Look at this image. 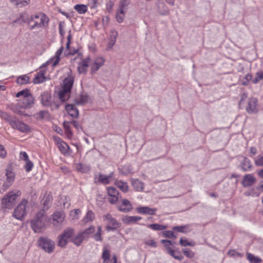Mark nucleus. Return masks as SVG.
<instances>
[{
  "mask_svg": "<svg viewBox=\"0 0 263 263\" xmlns=\"http://www.w3.org/2000/svg\"><path fill=\"white\" fill-rule=\"evenodd\" d=\"M74 80V77L70 76L63 80V86L57 93L58 97L61 102H64L69 99Z\"/></svg>",
  "mask_w": 263,
  "mask_h": 263,
  "instance_id": "1",
  "label": "nucleus"
},
{
  "mask_svg": "<svg viewBox=\"0 0 263 263\" xmlns=\"http://www.w3.org/2000/svg\"><path fill=\"white\" fill-rule=\"evenodd\" d=\"M49 19L43 13H39L30 16L29 26L30 30L36 28H45L48 26Z\"/></svg>",
  "mask_w": 263,
  "mask_h": 263,
  "instance_id": "2",
  "label": "nucleus"
},
{
  "mask_svg": "<svg viewBox=\"0 0 263 263\" xmlns=\"http://www.w3.org/2000/svg\"><path fill=\"white\" fill-rule=\"evenodd\" d=\"M4 119L7 121L11 127L22 133H27L30 131L29 126L23 122L18 120L16 117L5 113L3 115Z\"/></svg>",
  "mask_w": 263,
  "mask_h": 263,
  "instance_id": "3",
  "label": "nucleus"
},
{
  "mask_svg": "<svg viewBox=\"0 0 263 263\" xmlns=\"http://www.w3.org/2000/svg\"><path fill=\"white\" fill-rule=\"evenodd\" d=\"M46 222L47 217L44 211H40L31 220V227L35 233H39L42 229L45 228Z\"/></svg>",
  "mask_w": 263,
  "mask_h": 263,
  "instance_id": "4",
  "label": "nucleus"
},
{
  "mask_svg": "<svg viewBox=\"0 0 263 263\" xmlns=\"http://www.w3.org/2000/svg\"><path fill=\"white\" fill-rule=\"evenodd\" d=\"M34 104V98L32 95L24 99H20L17 105L14 108V112L22 116H28V115L21 110V108L29 109L33 106Z\"/></svg>",
  "mask_w": 263,
  "mask_h": 263,
  "instance_id": "5",
  "label": "nucleus"
},
{
  "mask_svg": "<svg viewBox=\"0 0 263 263\" xmlns=\"http://www.w3.org/2000/svg\"><path fill=\"white\" fill-rule=\"evenodd\" d=\"M21 195V192L19 190H12L9 192L2 199L3 207L8 209H12L15 204L17 198Z\"/></svg>",
  "mask_w": 263,
  "mask_h": 263,
  "instance_id": "6",
  "label": "nucleus"
},
{
  "mask_svg": "<svg viewBox=\"0 0 263 263\" xmlns=\"http://www.w3.org/2000/svg\"><path fill=\"white\" fill-rule=\"evenodd\" d=\"M74 230L71 228H67L63 233L58 236V245L61 247H65L68 243L69 240L71 241L73 238Z\"/></svg>",
  "mask_w": 263,
  "mask_h": 263,
  "instance_id": "7",
  "label": "nucleus"
},
{
  "mask_svg": "<svg viewBox=\"0 0 263 263\" xmlns=\"http://www.w3.org/2000/svg\"><path fill=\"white\" fill-rule=\"evenodd\" d=\"M41 102L43 105L50 107L52 109H58L60 105L53 101L51 94L48 92H44L40 96Z\"/></svg>",
  "mask_w": 263,
  "mask_h": 263,
  "instance_id": "8",
  "label": "nucleus"
},
{
  "mask_svg": "<svg viewBox=\"0 0 263 263\" xmlns=\"http://www.w3.org/2000/svg\"><path fill=\"white\" fill-rule=\"evenodd\" d=\"M103 220L107 222L106 229L109 232L120 228L121 223L118 222L111 214H107L103 217Z\"/></svg>",
  "mask_w": 263,
  "mask_h": 263,
  "instance_id": "9",
  "label": "nucleus"
},
{
  "mask_svg": "<svg viewBox=\"0 0 263 263\" xmlns=\"http://www.w3.org/2000/svg\"><path fill=\"white\" fill-rule=\"evenodd\" d=\"M28 201L26 199L22 200L14 209L13 216L18 220H22L26 215V205Z\"/></svg>",
  "mask_w": 263,
  "mask_h": 263,
  "instance_id": "10",
  "label": "nucleus"
},
{
  "mask_svg": "<svg viewBox=\"0 0 263 263\" xmlns=\"http://www.w3.org/2000/svg\"><path fill=\"white\" fill-rule=\"evenodd\" d=\"M39 245L48 253L53 252L55 247L54 241L47 238H41L39 240Z\"/></svg>",
  "mask_w": 263,
  "mask_h": 263,
  "instance_id": "11",
  "label": "nucleus"
},
{
  "mask_svg": "<svg viewBox=\"0 0 263 263\" xmlns=\"http://www.w3.org/2000/svg\"><path fill=\"white\" fill-rule=\"evenodd\" d=\"M65 218V214L62 211H56L51 215L50 223L54 227L61 226Z\"/></svg>",
  "mask_w": 263,
  "mask_h": 263,
  "instance_id": "12",
  "label": "nucleus"
},
{
  "mask_svg": "<svg viewBox=\"0 0 263 263\" xmlns=\"http://www.w3.org/2000/svg\"><path fill=\"white\" fill-rule=\"evenodd\" d=\"M5 176H6V180L3 183L2 186L3 191L8 189L12 184L15 179L14 173L9 170L6 171Z\"/></svg>",
  "mask_w": 263,
  "mask_h": 263,
  "instance_id": "13",
  "label": "nucleus"
},
{
  "mask_svg": "<svg viewBox=\"0 0 263 263\" xmlns=\"http://www.w3.org/2000/svg\"><path fill=\"white\" fill-rule=\"evenodd\" d=\"M257 103V100L255 98H251L249 99L246 107V110L248 114H251L257 112L256 108Z\"/></svg>",
  "mask_w": 263,
  "mask_h": 263,
  "instance_id": "14",
  "label": "nucleus"
},
{
  "mask_svg": "<svg viewBox=\"0 0 263 263\" xmlns=\"http://www.w3.org/2000/svg\"><path fill=\"white\" fill-rule=\"evenodd\" d=\"M256 182V178L252 174H247L243 177L242 184L245 187L252 185Z\"/></svg>",
  "mask_w": 263,
  "mask_h": 263,
  "instance_id": "15",
  "label": "nucleus"
},
{
  "mask_svg": "<svg viewBox=\"0 0 263 263\" xmlns=\"http://www.w3.org/2000/svg\"><path fill=\"white\" fill-rule=\"evenodd\" d=\"M142 219V217L138 216L126 215L122 218V221L125 224L129 225L136 224L137 222Z\"/></svg>",
  "mask_w": 263,
  "mask_h": 263,
  "instance_id": "16",
  "label": "nucleus"
},
{
  "mask_svg": "<svg viewBox=\"0 0 263 263\" xmlns=\"http://www.w3.org/2000/svg\"><path fill=\"white\" fill-rule=\"evenodd\" d=\"M104 60L102 57L96 58L91 65V72L92 73H95L99 69L104 65Z\"/></svg>",
  "mask_w": 263,
  "mask_h": 263,
  "instance_id": "17",
  "label": "nucleus"
},
{
  "mask_svg": "<svg viewBox=\"0 0 263 263\" xmlns=\"http://www.w3.org/2000/svg\"><path fill=\"white\" fill-rule=\"evenodd\" d=\"M52 201V197L51 195L48 194L45 195L41 201V204L43 209L42 211L48 210L51 206Z\"/></svg>",
  "mask_w": 263,
  "mask_h": 263,
  "instance_id": "18",
  "label": "nucleus"
},
{
  "mask_svg": "<svg viewBox=\"0 0 263 263\" xmlns=\"http://www.w3.org/2000/svg\"><path fill=\"white\" fill-rule=\"evenodd\" d=\"M137 212L139 214L145 215H154L156 214L157 209L156 208H150L148 206H140L136 209Z\"/></svg>",
  "mask_w": 263,
  "mask_h": 263,
  "instance_id": "19",
  "label": "nucleus"
},
{
  "mask_svg": "<svg viewBox=\"0 0 263 263\" xmlns=\"http://www.w3.org/2000/svg\"><path fill=\"white\" fill-rule=\"evenodd\" d=\"M242 160L240 162V167L244 172L250 171L252 167L251 161L246 157H242Z\"/></svg>",
  "mask_w": 263,
  "mask_h": 263,
  "instance_id": "20",
  "label": "nucleus"
},
{
  "mask_svg": "<svg viewBox=\"0 0 263 263\" xmlns=\"http://www.w3.org/2000/svg\"><path fill=\"white\" fill-rule=\"evenodd\" d=\"M132 209V205L127 199H123L122 200V205H118V210L119 211L127 213Z\"/></svg>",
  "mask_w": 263,
  "mask_h": 263,
  "instance_id": "21",
  "label": "nucleus"
},
{
  "mask_svg": "<svg viewBox=\"0 0 263 263\" xmlns=\"http://www.w3.org/2000/svg\"><path fill=\"white\" fill-rule=\"evenodd\" d=\"M58 147L60 152L64 156H69L72 153V151L65 142L59 145Z\"/></svg>",
  "mask_w": 263,
  "mask_h": 263,
  "instance_id": "22",
  "label": "nucleus"
},
{
  "mask_svg": "<svg viewBox=\"0 0 263 263\" xmlns=\"http://www.w3.org/2000/svg\"><path fill=\"white\" fill-rule=\"evenodd\" d=\"M65 109L68 115L73 118H77L79 115L78 109L72 104H68L66 105Z\"/></svg>",
  "mask_w": 263,
  "mask_h": 263,
  "instance_id": "23",
  "label": "nucleus"
},
{
  "mask_svg": "<svg viewBox=\"0 0 263 263\" xmlns=\"http://www.w3.org/2000/svg\"><path fill=\"white\" fill-rule=\"evenodd\" d=\"M45 72V71L41 70L34 78L33 83L34 84H40L46 81V77L44 76Z\"/></svg>",
  "mask_w": 263,
  "mask_h": 263,
  "instance_id": "24",
  "label": "nucleus"
},
{
  "mask_svg": "<svg viewBox=\"0 0 263 263\" xmlns=\"http://www.w3.org/2000/svg\"><path fill=\"white\" fill-rule=\"evenodd\" d=\"M85 237L84 236L81 232L78 233L76 236L73 237L71 239V242H72L77 246H79L81 245L83 241L85 239Z\"/></svg>",
  "mask_w": 263,
  "mask_h": 263,
  "instance_id": "25",
  "label": "nucleus"
},
{
  "mask_svg": "<svg viewBox=\"0 0 263 263\" xmlns=\"http://www.w3.org/2000/svg\"><path fill=\"white\" fill-rule=\"evenodd\" d=\"M30 21V16L26 13L21 14L18 18H17L13 23L17 24H21L22 23H27L29 25Z\"/></svg>",
  "mask_w": 263,
  "mask_h": 263,
  "instance_id": "26",
  "label": "nucleus"
},
{
  "mask_svg": "<svg viewBox=\"0 0 263 263\" xmlns=\"http://www.w3.org/2000/svg\"><path fill=\"white\" fill-rule=\"evenodd\" d=\"M115 185L123 192L126 193L128 190V186L126 182L117 180L115 181Z\"/></svg>",
  "mask_w": 263,
  "mask_h": 263,
  "instance_id": "27",
  "label": "nucleus"
},
{
  "mask_svg": "<svg viewBox=\"0 0 263 263\" xmlns=\"http://www.w3.org/2000/svg\"><path fill=\"white\" fill-rule=\"evenodd\" d=\"M76 168L78 172L82 173H87L90 170V167L89 165L83 163L76 164Z\"/></svg>",
  "mask_w": 263,
  "mask_h": 263,
  "instance_id": "28",
  "label": "nucleus"
},
{
  "mask_svg": "<svg viewBox=\"0 0 263 263\" xmlns=\"http://www.w3.org/2000/svg\"><path fill=\"white\" fill-rule=\"evenodd\" d=\"M132 184L137 191H142L144 189V183L139 179H133Z\"/></svg>",
  "mask_w": 263,
  "mask_h": 263,
  "instance_id": "29",
  "label": "nucleus"
},
{
  "mask_svg": "<svg viewBox=\"0 0 263 263\" xmlns=\"http://www.w3.org/2000/svg\"><path fill=\"white\" fill-rule=\"evenodd\" d=\"M95 218L94 213L92 211H88L85 217L83 219V222L84 224L92 221Z\"/></svg>",
  "mask_w": 263,
  "mask_h": 263,
  "instance_id": "30",
  "label": "nucleus"
},
{
  "mask_svg": "<svg viewBox=\"0 0 263 263\" xmlns=\"http://www.w3.org/2000/svg\"><path fill=\"white\" fill-rule=\"evenodd\" d=\"M89 100V97L86 94H82L76 99V104L78 105H84L87 103Z\"/></svg>",
  "mask_w": 263,
  "mask_h": 263,
  "instance_id": "31",
  "label": "nucleus"
},
{
  "mask_svg": "<svg viewBox=\"0 0 263 263\" xmlns=\"http://www.w3.org/2000/svg\"><path fill=\"white\" fill-rule=\"evenodd\" d=\"M10 1L18 7H22L29 5L30 0H10Z\"/></svg>",
  "mask_w": 263,
  "mask_h": 263,
  "instance_id": "32",
  "label": "nucleus"
},
{
  "mask_svg": "<svg viewBox=\"0 0 263 263\" xmlns=\"http://www.w3.org/2000/svg\"><path fill=\"white\" fill-rule=\"evenodd\" d=\"M74 9L79 13V14H84L87 11V6L83 4H77L74 6Z\"/></svg>",
  "mask_w": 263,
  "mask_h": 263,
  "instance_id": "33",
  "label": "nucleus"
},
{
  "mask_svg": "<svg viewBox=\"0 0 263 263\" xmlns=\"http://www.w3.org/2000/svg\"><path fill=\"white\" fill-rule=\"evenodd\" d=\"M64 50V47L63 46H61L55 52L54 58L55 60L52 63V66H54L57 65L60 60V56L61 54L62 53L63 51Z\"/></svg>",
  "mask_w": 263,
  "mask_h": 263,
  "instance_id": "34",
  "label": "nucleus"
},
{
  "mask_svg": "<svg viewBox=\"0 0 263 263\" xmlns=\"http://www.w3.org/2000/svg\"><path fill=\"white\" fill-rule=\"evenodd\" d=\"M147 227L155 231L163 230L166 229V226L158 223H154L147 225Z\"/></svg>",
  "mask_w": 263,
  "mask_h": 263,
  "instance_id": "35",
  "label": "nucleus"
},
{
  "mask_svg": "<svg viewBox=\"0 0 263 263\" xmlns=\"http://www.w3.org/2000/svg\"><path fill=\"white\" fill-rule=\"evenodd\" d=\"M110 180L107 175L99 174L98 180L96 182H100L103 184H108L110 182Z\"/></svg>",
  "mask_w": 263,
  "mask_h": 263,
  "instance_id": "36",
  "label": "nucleus"
},
{
  "mask_svg": "<svg viewBox=\"0 0 263 263\" xmlns=\"http://www.w3.org/2000/svg\"><path fill=\"white\" fill-rule=\"evenodd\" d=\"M102 258L103 260L104 263H109L110 258V251L106 248L103 249Z\"/></svg>",
  "mask_w": 263,
  "mask_h": 263,
  "instance_id": "37",
  "label": "nucleus"
},
{
  "mask_svg": "<svg viewBox=\"0 0 263 263\" xmlns=\"http://www.w3.org/2000/svg\"><path fill=\"white\" fill-rule=\"evenodd\" d=\"M29 77L27 75L20 76L17 79V83L20 85H24L29 83Z\"/></svg>",
  "mask_w": 263,
  "mask_h": 263,
  "instance_id": "38",
  "label": "nucleus"
},
{
  "mask_svg": "<svg viewBox=\"0 0 263 263\" xmlns=\"http://www.w3.org/2000/svg\"><path fill=\"white\" fill-rule=\"evenodd\" d=\"M31 95L29 90L26 89L18 92L16 95V97L20 99H24Z\"/></svg>",
  "mask_w": 263,
  "mask_h": 263,
  "instance_id": "39",
  "label": "nucleus"
},
{
  "mask_svg": "<svg viewBox=\"0 0 263 263\" xmlns=\"http://www.w3.org/2000/svg\"><path fill=\"white\" fill-rule=\"evenodd\" d=\"M123 8H120L119 11L117 12L116 18L118 22L120 23L123 22L124 20L125 14Z\"/></svg>",
  "mask_w": 263,
  "mask_h": 263,
  "instance_id": "40",
  "label": "nucleus"
},
{
  "mask_svg": "<svg viewBox=\"0 0 263 263\" xmlns=\"http://www.w3.org/2000/svg\"><path fill=\"white\" fill-rule=\"evenodd\" d=\"M95 231V228L94 226H90L88 229H86L84 231L81 232L84 236L86 239L88 238L89 235L93 233Z\"/></svg>",
  "mask_w": 263,
  "mask_h": 263,
  "instance_id": "41",
  "label": "nucleus"
},
{
  "mask_svg": "<svg viewBox=\"0 0 263 263\" xmlns=\"http://www.w3.org/2000/svg\"><path fill=\"white\" fill-rule=\"evenodd\" d=\"M247 258L251 263H259L261 261L260 258L256 257L251 253H247Z\"/></svg>",
  "mask_w": 263,
  "mask_h": 263,
  "instance_id": "42",
  "label": "nucleus"
},
{
  "mask_svg": "<svg viewBox=\"0 0 263 263\" xmlns=\"http://www.w3.org/2000/svg\"><path fill=\"white\" fill-rule=\"evenodd\" d=\"M253 79V76L252 74L248 73L245 77L241 80V83L242 85L247 86L249 85L250 81Z\"/></svg>",
  "mask_w": 263,
  "mask_h": 263,
  "instance_id": "43",
  "label": "nucleus"
},
{
  "mask_svg": "<svg viewBox=\"0 0 263 263\" xmlns=\"http://www.w3.org/2000/svg\"><path fill=\"white\" fill-rule=\"evenodd\" d=\"M260 80H263V71H259L255 73V77L252 79V82L254 84H257Z\"/></svg>",
  "mask_w": 263,
  "mask_h": 263,
  "instance_id": "44",
  "label": "nucleus"
},
{
  "mask_svg": "<svg viewBox=\"0 0 263 263\" xmlns=\"http://www.w3.org/2000/svg\"><path fill=\"white\" fill-rule=\"evenodd\" d=\"M254 164L257 166H263V154L258 155L254 158Z\"/></svg>",
  "mask_w": 263,
  "mask_h": 263,
  "instance_id": "45",
  "label": "nucleus"
},
{
  "mask_svg": "<svg viewBox=\"0 0 263 263\" xmlns=\"http://www.w3.org/2000/svg\"><path fill=\"white\" fill-rule=\"evenodd\" d=\"M107 192L109 196L121 195L116 189L113 186L108 187Z\"/></svg>",
  "mask_w": 263,
  "mask_h": 263,
  "instance_id": "46",
  "label": "nucleus"
},
{
  "mask_svg": "<svg viewBox=\"0 0 263 263\" xmlns=\"http://www.w3.org/2000/svg\"><path fill=\"white\" fill-rule=\"evenodd\" d=\"M97 232L93 236L94 239L96 241H101V232H102V228L100 226H98Z\"/></svg>",
  "mask_w": 263,
  "mask_h": 263,
  "instance_id": "47",
  "label": "nucleus"
},
{
  "mask_svg": "<svg viewBox=\"0 0 263 263\" xmlns=\"http://www.w3.org/2000/svg\"><path fill=\"white\" fill-rule=\"evenodd\" d=\"M48 114V111L46 110H41L36 113L34 116L36 119L41 120L43 119L46 115Z\"/></svg>",
  "mask_w": 263,
  "mask_h": 263,
  "instance_id": "48",
  "label": "nucleus"
},
{
  "mask_svg": "<svg viewBox=\"0 0 263 263\" xmlns=\"http://www.w3.org/2000/svg\"><path fill=\"white\" fill-rule=\"evenodd\" d=\"M183 252L184 255L186 256L187 257L192 258L194 257V253L189 249H183Z\"/></svg>",
  "mask_w": 263,
  "mask_h": 263,
  "instance_id": "49",
  "label": "nucleus"
},
{
  "mask_svg": "<svg viewBox=\"0 0 263 263\" xmlns=\"http://www.w3.org/2000/svg\"><path fill=\"white\" fill-rule=\"evenodd\" d=\"M180 244L183 246H194V242H189L186 239H183L182 238L180 239Z\"/></svg>",
  "mask_w": 263,
  "mask_h": 263,
  "instance_id": "50",
  "label": "nucleus"
},
{
  "mask_svg": "<svg viewBox=\"0 0 263 263\" xmlns=\"http://www.w3.org/2000/svg\"><path fill=\"white\" fill-rule=\"evenodd\" d=\"M25 162H26V164L25 165V169L27 172H29L30 171H31V170L33 166V164L29 160L26 161Z\"/></svg>",
  "mask_w": 263,
  "mask_h": 263,
  "instance_id": "51",
  "label": "nucleus"
},
{
  "mask_svg": "<svg viewBox=\"0 0 263 263\" xmlns=\"http://www.w3.org/2000/svg\"><path fill=\"white\" fill-rule=\"evenodd\" d=\"M120 198H121V195L112 196H109L108 200L110 203L115 204L116 203L117 201Z\"/></svg>",
  "mask_w": 263,
  "mask_h": 263,
  "instance_id": "52",
  "label": "nucleus"
},
{
  "mask_svg": "<svg viewBox=\"0 0 263 263\" xmlns=\"http://www.w3.org/2000/svg\"><path fill=\"white\" fill-rule=\"evenodd\" d=\"M161 242L163 243L164 246L165 247V248L167 250V252L170 250V249H172L171 248V246L172 245V242L171 241L168 240H162Z\"/></svg>",
  "mask_w": 263,
  "mask_h": 263,
  "instance_id": "53",
  "label": "nucleus"
},
{
  "mask_svg": "<svg viewBox=\"0 0 263 263\" xmlns=\"http://www.w3.org/2000/svg\"><path fill=\"white\" fill-rule=\"evenodd\" d=\"M91 61L90 58L88 57L84 59H83L82 62L80 63L81 65L83 66L84 67H85L86 68H88L89 63H90Z\"/></svg>",
  "mask_w": 263,
  "mask_h": 263,
  "instance_id": "54",
  "label": "nucleus"
},
{
  "mask_svg": "<svg viewBox=\"0 0 263 263\" xmlns=\"http://www.w3.org/2000/svg\"><path fill=\"white\" fill-rule=\"evenodd\" d=\"M164 237L168 238H175L176 236L174 234V233L171 231H164L163 233Z\"/></svg>",
  "mask_w": 263,
  "mask_h": 263,
  "instance_id": "55",
  "label": "nucleus"
},
{
  "mask_svg": "<svg viewBox=\"0 0 263 263\" xmlns=\"http://www.w3.org/2000/svg\"><path fill=\"white\" fill-rule=\"evenodd\" d=\"M145 243L152 248H156L157 247V243L153 239L147 240L145 241Z\"/></svg>",
  "mask_w": 263,
  "mask_h": 263,
  "instance_id": "56",
  "label": "nucleus"
},
{
  "mask_svg": "<svg viewBox=\"0 0 263 263\" xmlns=\"http://www.w3.org/2000/svg\"><path fill=\"white\" fill-rule=\"evenodd\" d=\"M118 34V32L116 30H115L114 29L111 30L110 31V35L109 40L116 42V39H117Z\"/></svg>",
  "mask_w": 263,
  "mask_h": 263,
  "instance_id": "57",
  "label": "nucleus"
},
{
  "mask_svg": "<svg viewBox=\"0 0 263 263\" xmlns=\"http://www.w3.org/2000/svg\"><path fill=\"white\" fill-rule=\"evenodd\" d=\"M187 226H176L173 228V230L179 232L185 233L186 231H184V229H187Z\"/></svg>",
  "mask_w": 263,
  "mask_h": 263,
  "instance_id": "58",
  "label": "nucleus"
},
{
  "mask_svg": "<svg viewBox=\"0 0 263 263\" xmlns=\"http://www.w3.org/2000/svg\"><path fill=\"white\" fill-rule=\"evenodd\" d=\"M64 25L65 24L64 22H60L59 24V33L60 35L63 37L65 35V31L64 29Z\"/></svg>",
  "mask_w": 263,
  "mask_h": 263,
  "instance_id": "59",
  "label": "nucleus"
},
{
  "mask_svg": "<svg viewBox=\"0 0 263 263\" xmlns=\"http://www.w3.org/2000/svg\"><path fill=\"white\" fill-rule=\"evenodd\" d=\"M247 97H248V96H247V93L243 92L242 94H241L240 100L239 103V106L240 107H241V106L243 104L245 100L247 98Z\"/></svg>",
  "mask_w": 263,
  "mask_h": 263,
  "instance_id": "60",
  "label": "nucleus"
},
{
  "mask_svg": "<svg viewBox=\"0 0 263 263\" xmlns=\"http://www.w3.org/2000/svg\"><path fill=\"white\" fill-rule=\"evenodd\" d=\"M71 123L78 130H80L82 129V126L79 124V123L77 121L72 120L71 121Z\"/></svg>",
  "mask_w": 263,
  "mask_h": 263,
  "instance_id": "61",
  "label": "nucleus"
},
{
  "mask_svg": "<svg viewBox=\"0 0 263 263\" xmlns=\"http://www.w3.org/2000/svg\"><path fill=\"white\" fill-rule=\"evenodd\" d=\"M53 139L58 146L64 142V141L61 138L58 136H54L53 137Z\"/></svg>",
  "mask_w": 263,
  "mask_h": 263,
  "instance_id": "62",
  "label": "nucleus"
},
{
  "mask_svg": "<svg viewBox=\"0 0 263 263\" xmlns=\"http://www.w3.org/2000/svg\"><path fill=\"white\" fill-rule=\"evenodd\" d=\"M20 158L24 160L25 162L29 160L27 154L25 152H21L20 153Z\"/></svg>",
  "mask_w": 263,
  "mask_h": 263,
  "instance_id": "63",
  "label": "nucleus"
},
{
  "mask_svg": "<svg viewBox=\"0 0 263 263\" xmlns=\"http://www.w3.org/2000/svg\"><path fill=\"white\" fill-rule=\"evenodd\" d=\"M7 153L4 149V146L0 144V157L2 158H5L6 156Z\"/></svg>",
  "mask_w": 263,
  "mask_h": 263,
  "instance_id": "64",
  "label": "nucleus"
}]
</instances>
